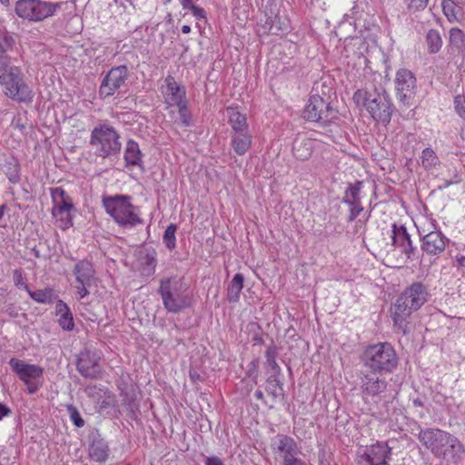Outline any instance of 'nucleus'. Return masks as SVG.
<instances>
[{
	"instance_id": "nucleus-1",
	"label": "nucleus",
	"mask_w": 465,
	"mask_h": 465,
	"mask_svg": "<svg viewBox=\"0 0 465 465\" xmlns=\"http://www.w3.org/2000/svg\"><path fill=\"white\" fill-rule=\"evenodd\" d=\"M15 44L8 33L0 34V84L5 86V94L17 103L29 104L33 101L34 92L25 83L19 66L11 64L7 54Z\"/></svg>"
},
{
	"instance_id": "nucleus-2",
	"label": "nucleus",
	"mask_w": 465,
	"mask_h": 465,
	"mask_svg": "<svg viewBox=\"0 0 465 465\" xmlns=\"http://www.w3.org/2000/svg\"><path fill=\"white\" fill-rule=\"evenodd\" d=\"M429 295L428 288L422 282H415L397 297L392 321L399 331L407 332L409 317L428 302Z\"/></svg>"
},
{
	"instance_id": "nucleus-3",
	"label": "nucleus",
	"mask_w": 465,
	"mask_h": 465,
	"mask_svg": "<svg viewBox=\"0 0 465 465\" xmlns=\"http://www.w3.org/2000/svg\"><path fill=\"white\" fill-rule=\"evenodd\" d=\"M157 293L167 312L179 313L192 307L193 294L183 277L172 275L160 280Z\"/></svg>"
},
{
	"instance_id": "nucleus-4",
	"label": "nucleus",
	"mask_w": 465,
	"mask_h": 465,
	"mask_svg": "<svg viewBox=\"0 0 465 465\" xmlns=\"http://www.w3.org/2000/svg\"><path fill=\"white\" fill-rule=\"evenodd\" d=\"M131 201V196L123 194L103 198V205L106 213L124 229H132L144 223V220L141 217L140 207L134 205Z\"/></svg>"
},
{
	"instance_id": "nucleus-5",
	"label": "nucleus",
	"mask_w": 465,
	"mask_h": 465,
	"mask_svg": "<svg viewBox=\"0 0 465 465\" xmlns=\"http://www.w3.org/2000/svg\"><path fill=\"white\" fill-rule=\"evenodd\" d=\"M118 131L107 121L98 123L91 131L89 145L96 157L111 159L117 157L122 150Z\"/></svg>"
},
{
	"instance_id": "nucleus-6",
	"label": "nucleus",
	"mask_w": 465,
	"mask_h": 465,
	"mask_svg": "<svg viewBox=\"0 0 465 465\" xmlns=\"http://www.w3.org/2000/svg\"><path fill=\"white\" fill-rule=\"evenodd\" d=\"M363 365L371 372L387 374L396 370L399 357L390 342H378L369 345L361 355Z\"/></svg>"
},
{
	"instance_id": "nucleus-7",
	"label": "nucleus",
	"mask_w": 465,
	"mask_h": 465,
	"mask_svg": "<svg viewBox=\"0 0 465 465\" xmlns=\"http://www.w3.org/2000/svg\"><path fill=\"white\" fill-rule=\"evenodd\" d=\"M302 117L306 122L327 127L339 119V111L333 106L331 96L314 94L310 95Z\"/></svg>"
},
{
	"instance_id": "nucleus-8",
	"label": "nucleus",
	"mask_w": 465,
	"mask_h": 465,
	"mask_svg": "<svg viewBox=\"0 0 465 465\" xmlns=\"http://www.w3.org/2000/svg\"><path fill=\"white\" fill-rule=\"evenodd\" d=\"M353 99L358 104L361 101L362 102L373 120L380 122L383 125L390 124L395 107L385 90L381 93L357 90L353 94Z\"/></svg>"
},
{
	"instance_id": "nucleus-9",
	"label": "nucleus",
	"mask_w": 465,
	"mask_h": 465,
	"mask_svg": "<svg viewBox=\"0 0 465 465\" xmlns=\"http://www.w3.org/2000/svg\"><path fill=\"white\" fill-rule=\"evenodd\" d=\"M64 2L51 3L41 0H18L15 5L16 15L29 21H42L54 15Z\"/></svg>"
},
{
	"instance_id": "nucleus-10",
	"label": "nucleus",
	"mask_w": 465,
	"mask_h": 465,
	"mask_svg": "<svg viewBox=\"0 0 465 465\" xmlns=\"http://www.w3.org/2000/svg\"><path fill=\"white\" fill-rule=\"evenodd\" d=\"M8 364L19 380L25 384L29 394L36 393L43 386V367L36 364L26 363L17 358H11Z\"/></svg>"
},
{
	"instance_id": "nucleus-11",
	"label": "nucleus",
	"mask_w": 465,
	"mask_h": 465,
	"mask_svg": "<svg viewBox=\"0 0 465 465\" xmlns=\"http://www.w3.org/2000/svg\"><path fill=\"white\" fill-rule=\"evenodd\" d=\"M50 194L53 202L52 215L59 220L64 229L73 226V216L71 212L76 211L73 199L62 187L50 188Z\"/></svg>"
},
{
	"instance_id": "nucleus-12",
	"label": "nucleus",
	"mask_w": 465,
	"mask_h": 465,
	"mask_svg": "<svg viewBox=\"0 0 465 465\" xmlns=\"http://www.w3.org/2000/svg\"><path fill=\"white\" fill-rule=\"evenodd\" d=\"M392 448L387 441H377L357 452V465H389Z\"/></svg>"
},
{
	"instance_id": "nucleus-13",
	"label": "nucleus",
	"mask_w": 465,
	"mask_h": 465,
	"mask_svg": "<svg viewBox=\"0 0 465 465\" xmlns=\"http://www.w3.org/2000/svg\"><path fill=\"white\" fill-rule=\"evenodd\" d=\"M129 76L127 65L121 64L113 66L104 76L99 86V96L101 99H107L113 96L126 84Z\"/></svg>"
},
{
	"instance_id": "nucleus-14",
	"label": "nucleus",
	"mask_w": 465,
	"mask_h": 465,
	"mask_svg": "<svg viewBox=\"0 0 465 465\" xmlns=\"http://www.w3.org/2000/svg\"><path fill=\"white\" fill-rule=\"evenodd\" d=\"M278 350L273 341L269 345L265 351V364L271 370V374L268 376L266 382V391L273 398L280 395H284L283 383L280 380L282 369L276 361Z\"/></svg>"
},
{
	"instance_id": "nucleus-15",
	"label": "nucleus",
	"mask_w": 465,
	"mask_h": 465,
	"mask_svg": "<svg viewBox=\"0 0 465 465\" xmlns=\"http://www.w3.org/2000/svg\"><path fill=\"white\" fill-rule=\"evenodd\" d=\"M395 84L400 102L404 105H411L416 89L414 74L405 68L399 69L396 73Z\"/></svg>"
},
{
	"instance_id": "nucleus-16",
	"label": "nucleus",
	"mask_w": 465,
	"mask_h": 465,
	"mask_svg": "<svg viewBox=\"0 0 465 465\" xmlns=\"http://www.w3.org/2000/svg\"><path fill=\"white\" fill-rule=\"evenodd\" d=\"M99 361L100 358L94 352L84 349L77 355L76 369L83 377L96 380L102 374V367Z\"/></svg>"
},
{
	"instance_id": "nucleus-17",
	"label": "nucleus",
	"mask_w": 465,
	"mask_h": 465,
	"mask_svg": "<svg viewBox=\"0 0 465 465\" xmlns=\"http://www.w3.org/2000/svg\"><path fill=\"white\" fill-rule=\"evenodd\" d=\"M266 20L261 25L259 31L263 35H277L281 33L287 32L290 29L289 20L285 17H281L278 11L275 12L272 5L270 8L266 6L265 10Z\"/></svg>"
},
{
	"instance_id": "nucleus-18",
	"label": "nucleus",
	"mask_w": 465,
	"mask_h": 465,
	"mask_svg": "<svg viewBox=\"0 0 465 465\" xmlns=\"http://www.w3.org/2000/svg\"><path fill=\"white\" fill-rule=\"evenodd\" d=\"M110 454L108 442L101 436L98 430L89 435L88 456L96 462H105Z\"/></svg>"
},
{
	"instance_id": "nucleus-19",
	"label": "nucleus",
	"mask_w": 465,
	"mask_h": 465,
	"mask_svg": "<svg viewBox=\"0 0 465 465\" xmlns=\"http://www.w3.org/2000/svg\"><path fill=\"white\" fill-rule=\"evenodd\" d=\"M391 241L392 245L401 248V252L409 259L414 254L416 249L413 247L411 235L404 225H397V223L391 225Z\"/></svg>"
},
{
	"instance_id": "nucleus-20",
	"label": "nucleus",
	"mask_w": 465,
	"mask_h": 465,
	"mask_svg": "<svg viewBox=\"0 0 465 465\" xmlns=\"http://www.w3.org/2000/svg\"><path fill=\"white\" fill-rule=\"evenodd\" d=\"M449 239L440 231H433L422 237L421 249L429 255H439L444 252Z\"/></svg>"
},
{
	"instance_id": "nucleus-21",
	"label": "nucleus",
	"mask_w": 465,
	"mask_h": 465,
	"mask_svg": "<svg viewBox=\"0 0 465 465\" xmlns=\"http://www.w3.org/2000/svg\"><path fill=\"white\" fill-rule=\"evenodd\" d=\"M446 432L445 430L435 428L420 429L418 434V440L427 450L436 456Z\"/></svg>"
},
{
	"instance_id": "nucleus-22",
	"label": "nucleus",
	"mask_w": 465,
	"mask_h": 465,
	"mask_svg": "<svg viewBox=\"0 0 465 465\" xmlns=\"http://www.w3.org/2000/svg\"><path fill=\"white\" fill-rule=\"evenodd\" d=\"M376 373L364 374L361 377V389L363 397H376L387 390L388 382L384 378L375 376Z\"/></svg>"
},
{
	"instance_id": "nucleus-23",
	"label": "nucleus",
	"mask_w": 465,
	"mask_h": 465,
	"mask_svg": "<svg viewBox=\"0 0 465 465\" xmlns=\"http://www.w3.org/2000/svg\"><path fill=\"white\" fill-rule=\"evenodd\" d=\"M277 439L276 447L273 449L280 453L283 461H287L298 455L299 449L297 443L292 437L279 434Z\"/></svg>"
},
{
	"instance_id": "nucleus-24",
	"label": "nucleus",
	"mask_w": 465,
	"mask_h": 465,
	"mask_svg": "<svg viewBox=\"0 0 465 465\" xmlns=\"http://www.w3.org/2000/svg\"><path fill=\"white\" fill-rule=\"evenodd\" d=\"M73 272L76 282L92 284L95 276L94 263L88 259L80 260L74 266Z\"/></svg>"
},
{
	"instance_id": "nucleus-25",
	"label": "nucleus",
	"mask_w": 465,
	"mask_h": 465,
	"mask_svg": "<svg viewBox=\"0 0 465 465\" xmlns=\"http://www.w3.org/2000/svg\"><path fill=\"white\" fill-rule=\"evenodd\" d=\"M314 142L311 138L305 136H298L292 143V154L300 161L308 160L313 152Z\"/></svg>"
},
{
	"instance_id": "nucleus-26",
	"label": "nucleus",
	"mask_w": 465,
	"mask_h": 465,
	"mask_svg": "<svg viewBox=\"0 0 465 465\" xmlns=\"http://www.w3.org/2000/svg\"><path fill=\"white\" fill-rule=\"evenodd\" d=\"M165 84L171 105H180V104L186 101L185 88L177 84L173 76L168 75L165 78Z\"/></svg>"
},
{
	"instance_id": "nucleus-27",
	"label": "nucleus",
	"mask_w": 465,
	"mask_h": 465,
	"mask_svg": "<svg viewBox=\"0 0 465 465\" xmlns=\"http://www.w3.org/2000/svg\"><path fill=\"white\" fill-rule=\"evenodd\" d=\"M464 456L465 448L463 444L457 440L456 441H453L450 448L444 450V452L437 458L446 461L447 465H458Z\"/></svg>"
},
{
	"instance_id": "nucleus-28",
	"label": "nucleus",
	"mask_w": 465,
	"mask_h": 465,
	"mask_svg": "<svg viewBox=\"0 0 465 465\" xmlns=\"http://www.w3.org/2000/svg\"><path fill=\"white\" fill-rule=\"evenodd\" d=\"M55 312L59 315L58 323L64 331H73L74 328V322L73 313L68 305L62 300H57L55 303Z\"/></svg>"
},
{
	"instance_id": "nucleus-29",
	"label": "nucleus",
	"mask_w": 465,
	"mask_h": 465,
	"mask_svg": "<svg viewBox=\"0 0 465 465\" xmlns=\"http://www.w3.org/2000/svg\"><path fill=\"white\" fill-rule=\"evenodd\" d=\"M142 156L143 154L137 142L129 139L126 143L124 155L126 166H141L143 163Z\"/></svg>"
},
{
	"instance_id": "nucleus-30",
	"label": "nucleus",
	"mask_w": 465,
	"mask_h": 465,
	"mask_svg": "<svg viewBox=\"0 0 465 465\" xmlns=\"http://www.w3.org/2000/svg\"><path fill=\"white\" fill-rule=\"evenodd\" d=\"M244 276L242 273H236L229 282L226 289V297L230 303H236L240 301V295L243 288Z\"/></svg>"
},
{
	"instance_id": "nucleus-31",
	"label": "nucleus",
	"mask_w": 465,
	"mask_h": 465,
	"mask_svg": "<svg viewBox=\"0 0 465 465\" xmlns=\"http://www.w3.org/2000/svg\"><path fill=\"white\" fill-rule=\"evenodd\" d=\"M226 113L234 134L249 131L245 114L240 113L236 107H227Z\"/></svg>"
},
{
	"instance_id": "nucleus-32",
	"label": "nucleus",
	"mask_w": 465,
	"mask_h": 465,
	"mask_svg": "<svg viewBox=\"0 0 465 465\" xmlns=\"http://www.w3.org/2000/svg\"><path fill=\"white\" fill-rule=\"evenodd\" d=\"M232 147L236 154H245L252 145V135L249 131L236 133L232 135Z\"/></svg>"
},
{
	"instance_id": "nucleus-33",
	"label": "nucleus",
	"mask_w": 465,
	"mask_h": 465,
	"mask_svg": "<svg viewBox=\"0 0 465 465\" xmlns=\"http://www.w3.org/2000/svg\"><path fill=\"white\" fill-rule=\"evenodd\" d=\"M141 272L143 276H152L157 264L156 252L152 250L140 256Z\"/></svg>"
},
{
	"instance_id": "nucleus-34",
	"label": "nucleus",
	"mask_w": 465,
	"mask_h": 465,
	"mask_svg": "<svg viewBox=\"0 0 465 465\" xmlns=\"http://www.w3.org/2000/svg\"><path fill=\"white\" fill-rule=\"evenodd\" d=\"M29 296L38 303L51 304L57 301V295L53 288H45L40 290L32 291L30 288L27 291Z\"/></svg>"
},
{
	"instance_id": "nucleus-35",
	"label": "nucleus",
	"mask_w": 465,
	"mask_h": 465,
	"mask_svg": "<svg viewBox=\"0 0 465 465\" xmlns=\"http://www.w3.org/2000/svg\"><path fill=\"white\" fill-rule=\"evenodd\" d=\"M426 44L430 54H437L442 47V38L436 29H430L426 35Z\"/></svg>"
},
{
	"instance_id": "nucleus-36",
	"label": "nucleus",
	"mask_w": 465,
	"mask_h": 465,
	"mask_svg": "<svg viewBox=\"0 0 465 465\" xmlns=\"http://www.w3.org/2000/svg\"><path fill=\"white\" fill-rule=\"evenodd\" d=\"M449 43L450 46L455 48L458 52L465 50V33L458 27L451 28L450 30Z\"/></svg>"
},
{
	"instance_id": "nucleus-37",
	"label": "nucleus",
	"mask_w": 465,
	"mask_h": 465,
	"mask_svg": "<svg viewBox=\"0 0 465 465\" xmlns=\"http://www.w3.org/2000/svg\"><path fill=\"white\" fill-rule=\"evenodd\" d=\"M4 172L11 183H18L20 182V165L17 160L13 159L7 162L4 166Z\"/></svg>"
},
{
	"instance_id": "nucleus-38",
	"label": "nucleus",
	"mask_w": 465,
	"mask_h": 465,
	"mask_svg": "<svg viewBox=\"0 0 465 465\" xmlns=\"http://www.w3.org/2000/svg\"><path fill=\"white\" fill-rule=\"evenodd\" d=\"M440 163V160L436 153L431 148H425L421 153V164L429 170Z\"/></svg>"
},
{
	"instance_id": "nucleus-39",
	"label": "nucleus",
	"mask_w": 465,
	"mask_h": 465,
	"mask_svg": "<svg viewBox=\"0 0 465 465\" xmlns=\"http://www.w3.org/2000/svg\"><path fill=\"white\" fill-rule=\"evenodd\" d=\"M363 185V182L356 181L354 183H349L344 192L343 197L346 200L361 201V191Z\"/></svg>"
},
{
	"instance_id": "nucleus-40",
	"label": "nucleus",
	"mask_w": 465,
	"mask_h": 465,
	"mask_svg": "<svg viewBox=\"0 0 465 465\" xmlns=\"http://www.w3.org/2000/svg\"><path fill=\"white\" fill-rule=\"evenodd\" d=\"M177 231V225L174 223H171L167 226L164 233H163V242L167 249L170 251L173 250L176 247V238L175 232Z\"/></svg>"
},
{
	"instance_id": "nucleus-41",
	"label": "nucleus",
	"mask_w": 465,
	"mask_h": 465,
	"mask_svg": "<svg viewBox=\"0 0 465 465\" xmlns=\"http://www.w3.org/2000/svg\"><path fill=\"white\" fill-rule=\"evenodd\" d=\"M406 10L410 14H415L423 11L429 3V0H403Z\"/></svg>"
},
{
	"instance_id": "nucleus-42",
	"label": "nucleus",
	"mask_w": 465,
	"mask_h": 465,
	"mask_svg": "<svg viewBox=\"0 0 465 465\" xmlns=\"http://www.w3.org/2000/svg\"><path fill=\"white\" fill-rule=\"evenodd\" d=\"M441 7L444 15L450 21L457 18V10L459 6L453 0H442Z\"/></svg>"
},
{
	"instance_id": "nucleus-43",
	"label": "nucleus",
	"mask_w": 465,
	"mask_h": 465,
	"mask_svg": "<svg viewBox=\"0 0 465 465\" xmlns=\"http://www.w3.org/2000/svg\"><path fill=\"white\" fill-rule=\"evenodd\" d=\"M66 411L70 417V420L74 423V425L77 428H82L84 425V420L81 417L80 412L77 408L73 404L66 405Z\"/></svg>"
},
{
	"instance_id": "nucleus-44",
	"label": "nucleus",
	"mask_w": 465,
	"mask_h": 465,
	"mask_svg": "<svg viewBox=\"0 0 465 465\" xmlns=\"http://www.w3.org/2000/svg\"><path fill=\"white\" fill-rule=\"evenodd\" d=\"M177 106L182 124L184 126H190L192 124V114L188 109L187 101L180 104V105Z\"/></svg>"
},
{
	"instance_id": "nucleus-45",
	"label": "nucleus",
	"mask_w": 465,
	"mask_h": 465,
	"mask_svg": "<svg viewBox=\"0 0 465 465\" xmlns=\"http://www.w3.org/2000/svg\"><path fill=\"white\" fill-rule=\"evenodd\" d=\"M14 283L17 288H22L26 292L29 286L26 282V279L24 277V272L22 269H15L13 273Z\"/></svg>"
},
{
	"instance_id": "nucleus-46",
	"label": "nucleus",
	"mask_w": 465,
	"mask_h": 465,
	"mask_svg": "<svg viewBox=\"0 0 465 465\" xmlns=\"http://www.w3.org/2000/svg\"><path fill=\"white\" fill-rule=\"evenodd\" d=\"M457 440V437L453 436L449 432H446V434L444 435V440H442V443H440L441 445L440 446L439 451L437 452L435 457L437 458L438 456H440V454L444 452V450L450 448L453 441H456Z\"/></svg>"
},
{
	"instance_id": "nucleus-47",
	"label": "nucleus",
	"mask_w": 465,
	"mask_h": 465,
	"mask_svg": "<svg viewBox=\"0 0 465 465\" xmlns=\"http://www.w3.org/2000/svg\"><path fill=\"white\" fill-rule=\"evenodd\" d=\"M456 113L465 120V95H457L454 98Z\"/></svg>"
},
{
	"instance_id": "nucleus-48",
	"label": "nucleus",
	"mask_w": 465,
	"mask_h": 465,
	"mask_svg": "<svg viewBox=\"0 0 465 465\" xmlns=\"http://www.w3.org/2000/svg\"><path fill=\"white\" fill-rule=\"evenodd\" d=\"M120 389V396L122 397L123 405H125L129 402L136 401V396L134 391H128L127 389H124L119 387Z\"/></svg>"
},
{
	"instance_id": "nucleus-49",
	"label": "nucleus",
	"mask_w": 465,
	"mask_h": 465,
	"mask_svg": "<svg viewBox=\"0 0 465 465\" xmlns=\"http://www.w3.org/2000/svg\"><path fill=\"white\" fill-rule=\"evenodd\" d=\"M124 406L125 408V411L128 413V416L131 419L136 420L137 419V415L139 413V403L137 402V401L129 402V403H127V404H125Z\"/></svg>"
},
{
	"instance_id": "nucleus-50",
	"label": "nucleus",
	"mask_w": 465,
	"mask_h": 465,
	"mask_svg": "<svg viewBox=\"0 0 465 465\" xmlns=\"http://www.w3.org/2000/svg\"><path fill=\"white\" fill-rule=\"evenodd\" d=\"M76 292H77V294L79 295V299H83L84 297H86L87 295H89L90 292L88 291V287L91 286V284H85L84 282H76Z\"/></svg>"
},
{
	"instance_id": "nucleus-51",
	"label": "nucleus",
	"mask_w": 465,
	"mask_h": 465,
	"mask_svg": "<svg viewBox=\"0 0 465 465\" xmlns=\"http://www.w3.org/2000/svg\"><path fill=\"white\" fill-rule=\"evenodd\" d=\"M362 211H363L362 204H358L357 206H353V208H350V213L347 218V222L348 223L353 222Z\"/></svg>"
},
{
	"instance_id": "nucleus-52",
	"label": "nucleus",
	"mask_w": 465,
	"mask_h": 465,
	"mask_svg": "<svg viewBox=\"0 0 465 465\" xmlns=\"http://www.w3.org/2000/svg\"><path fill=\"white\" fill-rule=\"evenodd\" d=\"M257 369H258V361L256 360L252 361L248 365L247 375L249 377L253 376L254 383H257Z\"/></svg>"
},
{
	"instance_id": "nucleus-53",
	"label": "nucleus",
	"mask_w": 465,
	"mask_h": 465,
	"mask_svg": "<svg viewBox=\"0 0 465 465\" xmlns=\"http://www.w3.org/2000/svg\"><path fill=\"white\" fill-rule=\"evenodd\" d=\"M194 17L197 19H203L206 17V12L203 8L197 6L195 5H193L189 7V9Z\"/></svg>"
},
{
	"instance_id": "nucleus-54",
	"label": "nucleus",
	"mask_w": 465,
	"mask_h": 465,
	"mask_svg": "<svg viewBox=\"0 0 465 465\" xmlns=\"http://www.w3.org/2000/svg\"><path fill=\"white\" fill-rule=\"evenodd\" d=\"M115 4L119 5L120 6L124 7L125 10L128 8L134 10L135 5L134 4V0H114Z\"/></svg>"
},
{
	"instance_id": "nucleus-55",
	"label": "nucleus",
	"mask_w": 465,
	"mask_h": 465,
	"mask_svg": "<svg viewBox=\"0 0 465 465\" xmlns=\"http://www.w3.org/2000/svg\"><path fill=\"white\" fill-rule=\"evenodd\" d=\"M205 465H224V463L219 457L211 456L205 459Z\"/></svg>"
},
{
	"instance_id": "nucleus-56",
	"label": "nucleus",
	"mask_w": 465,
	"mask_h": 465,
	"mask_svg": "<svg viewBox=\"0 0 465 465\" xmlns=\"http://www.w3.org/2000/svg\"><path fill=\"white\" fill-rule=\"evenodd\" d=\"M11 410L5 404L0 402V420L11 413Z\"/></svg>"
},
{
	"instance_id": "nucleus-57",
	"label": "nucleus",
	"mask_w": 465,
	"mask_h": 465,
	"mask_svg": "<svg viewBox=\"0 0 465 465\" xmlns=\"http://www.w3.org/2000/svg\"><path fill=\"white\" fill-rule=\"evenodd\" d=\"M283 465H305V462L301 459L294 457L287 461L282 462Z\"/></svg>"
},
{
	"instance_id": "nucleus-58",
	"label": "nucleus",
	"mask_w": 465,
	"mask_h": 465,
	"mask_svg": "<svg viewBox=\"0 0 465 465\" xmlns=\"http://www.w3.org/2000/svg\"><path fill=\"white\" fill-rule=\"evenodd\" d=\"M341 202L345 204H347L350 208H353V206H357L358 204H361V201H355V200H346L344 197H342Z\"/></svg>"
},
{
	"instance_id": "nucleus-59",
	"label": "nucleus",
	"mask_w": 465,
	"mask_h": 465,
	"mask_svg": "<svg viewBox=\"0 0 465 465\" xmlns=\"http://www.w3.org/2000/svg\"><path fill=\"white\" fill-rule=\"evenodd\" d=\"M455 261L457 263V267H465V256L463 255H457L455 257Z\"/></svg>"
},
{
	"instance_id": "nucleus-60",
	"label": "nucleus",
	"mask_w": 465,
	"mask_h": 465,
	"mask_svg": "<svg viewBox=\"0 0 465 465\" xmlns=\"http://www.w3.org/2000/svg\"><path fill=\"white\" fill-rule=\"evenodd\" d=\"M252 341L254 342V344H259V345L264 343V340L260 334L253 335Z\"/></svg>"
},
{
	"instance_id": "nucleus-61",
	"label": "nucleus",
	"mask_w": 465,
	"mask_h": 465,
	"mask_svg": "<svg viewBox=\"0 0 465 465\" xmlns=\"http://www.w3.org/2000/svg\"><path fill=\"white\" fill-rule=\"evenodd\" d=\"M180 4H181V5L183 6V10H187V9H189V7H190L191 5H194V4L193 3V0H182V1L180 2Z\"/></svg>"
},
{
	"instance_id": "nucleus-62",
	"label": "nucleus",
	"mask_w": 465,
	"mask_h": 465,
	"mask_svg": "<svg viewBox=\"0 0 465 465\" xmlns=\"http://www.w3.org/2000/svg\"><path fill=\"white\" fill-rule=\"evenodd\" d=\"M412 403L415 407H423L424 406V402L420 398L413 399Z\"/></svg>"
},
{
	"instance_id": "nucleus-63",
	"label": "nucleus",
	"mask_w": 465,
	"mask_h": 465,
	"mask_svg": "<svg viewBox=\"0 0 465 465\" xmlns=\"http://www.w3.org/2000/svg\"><path fill=\"white\" fill-rule=\"evenodd\" d=\"M254 396L257 400H263V392L261 391V390H257L255 392H254Z\"/></svg>"
},
{
	"instance_id": "nucleus-64",
	"label": "nucleus",
	"mask_w": 465,
	"mask_h": 465,
	"mask_svg": "<svg viewBox=\"0 0 465 465\" xmlns=\"http://www.w3.org/2000/svg\"><path fill=\"white\" fill-rule=\"evenodd\" d=\"M319 465H336L335 463H331L326 460H321Z\"/></svg>"
}]
</instances>
